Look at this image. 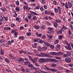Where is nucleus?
Masks as SVG:
<instances>
[{
    "label": "nucleus",
    "mask_w": 73,
    "mask_h": 73,
    "mask_svg": "<svg viewBox=\"0 0 73 73\" xmlns=\"http://www.w3.org/2000/svg\"><path fill=\"white\" fill-rule=\"evenodd\" d=\"M50 54L52 56H53V55H62V54H64V53L61 52L56 53L54 52H50Z\"/></svg>",
    "instance_id": "f257e3e1"
},
{
    "label": "nucleus",
    "mask_w": 73,
    "mask_h": 73,
    "mask_svg": "<svg viewBox=\"0 0 73 73\" xmlns=\"http://www.w3.org/2000/svg\"><path fill=\"white\" fill-rule=\"evenodd\" d=\"M28 66L29 68H30L31 69H34L35 70H36V68H35L34 67V66L33 65V64L30 63L29 62V63H28Z\"/></svg>",
    "instance_id": "f03ea898"
},
{
    "label": "nucleus",
    "mask_w": 73,
    "mask_h": 73,
    "mask_svg": "<svg viewBox=\"0 0 73 73\" xmlns=\"http://www.w3.org/2000/svg\"><path fill=\"white\" fill-rule=\"evenodd\" d=\"M28 56L29 58V60L30 61H33V62H34V63H35L36 62H37V58H34L33 60V59L32 58V57H31L29 55H28Z\"/></svg>",
    "instance_id": "7ed1b4c3"
},
{
    "label": "nucleus",
    "mask_w": 73,
    "mask_h": 73,
    "mask_svg": "<svg viewBox=\"0 0 73 73\" xmlns=\"http://www.w3.org/2000/svg\"><path fill=\"white\" fill-rule=\"evenodd\" d=\"M31 13L29 14V15L28 16V17L29 19H30V18L32 17V16H35V15H37V14H36V13L34 12L31 11Z\"/></svg>",
    "instance_id": "20e7f679"
},
{
    "label": "nucleus",
    "mask_w": 73,
    "mask_h": 73,
    "mask_svg": "<svg viewBox=\"0 0 73 73\" xmlns=\"http://www.w3.org/2000/svg\"><path fill=\"white\" fill-rule=\"evenodd\" d=\"M65 61L68 63H69L71 62V59L69 58H67L65 59Z\"/></svg>",
    "instance_id": "39448f33"
},
{
    "label": "nucleus",
    "mask_w": 73,
    "mask_h": 73,
    "mask_svg": "<svg viewBox=\"0 0 73 73\" xmlns=\"http://www.w3.org/2000/svg\"><path fill=\"white\" fill-rule=\"evenodd\" d=\"M45 59L44 58H42L41 59H39L38 61L41 63H44L45 62Z\"/></svg>",
    "instance_id": "423d86ee"
},
{
    "label": "nucleus",
    "mask_w": 73,
    "mask_h": 73,
    "mask_svg": "<svg viewBox=\"0 0 73 73\" xmlns=\"http://www.w3.org/2000/svg\"><path fill=\"white\" fill-rule=\"evenodd\" d=\"M4 30L6 31H7V30L10 31L11 30V28L10 27H5L4 28Z\"/></svg>",
    "instance_id": "0eeeda50"
},
{
    "label": "nucleus",
    "mask_w": 73,
    "mask_h": 73,
    "mask_svg": "<svg viewBox=\"0 0 73 73\" xmlns=\"http://www.w3.org/2000/svg\"><path fill=\"white\" fill-rule=\"evenodd\" d=\"M58 8L59 11V15H61V9L60 6H58Z\"/></svg>",
    "instance_id": "6e6552de"
},
{
    "label": "nucleus",
    "mask_w": 73,
    "mask_h": 73,
    "mask_svg": "<svg viewBox=\"0 0 73 73\" xmlns=\"http://www.w3.org/2000/svg\"><path fill=\"white\" fill-rule=\"evenodd\" d=\"M0 53L1 55H4V51L2 49H1Z\"/></svg>",
    "instance_id": "1a4fd4ad"
},
{
    "label": "nucleus",
    "mask_w": 73,
    "mask_h": 73,
    "mask_svg": "<svg viewBox=\"0 0 73 73\" xmlns=\"http://www.w3.org/2000/svg\"><path fill=\"white\" fill-rule=\"evenodd\" d=\"M18 61L19 62H24V59L23 58H20L18 59Z\"/></svg>",
    "instance_id": "9d476101"
},
{
    "label": "nucleus",
    "mask_w": 73,
    "mask_h": 73,
    "mask_svg": "<svg viewBox=\"0 0 73 73\" xmlns=\"http://www.w3.org/2000/svg\"><path fill=\"white\" fill-rule=\"evenodd\" d=\"M19 40H23L25 39V38L24 36H21L19 37Z\"/></svg>",
    "instance_id": "9b49d317"
},
{
    "label": "nucleus",
    "mask_w": 73,
    "mask_h": 73,
    "mask_svg": "<svg viewBox=\"0 0 73 73\" xmlns=\"http://www.w3.org/2000/svg\"><path fill=\"white\" fill-rule=\"evenodd\" d=\"M44 13L45 14L49 15L50 14V12L49 11H48V10H46L45 11Z\"/></svg>",
    "instance_id": "f8f14e48"
},
{
    "label": "nucleus",
    "mask_w": 73,
    "mask_h": 73,
    "mask_svg": "<svg viewBox=\"0 0 73 73\" xmlns=\"http://www.w3.org/2000/svg\"><path fill=\"white\" fill-rule=\"evenodd\" d=\"M9 58H11V59H13V60H14L15 59V57L13 56L11 54H10L9 55Z\"/></svg>",
    "instance_id": "ddd939ff"
},
{
    "label": "nucleus",
    "mask_w": 73,
    "mask_h": 73,
    "mask_svg": "<svg viewBox=\"0 0 73 73\" xmlns=\"http://www.w3.org/2000/svg\"><path fill=\"white\" fill-rule=\"evenodd\" d=\"M63 38L64 36H62V35H60L59 36L58 38L59 40H61V39H62V38Z\"/></svg>",
    "instance_id": "4468645a"
},
{
    "label": "nucleus",
    "mask_w": 73,
    "mask_h": 73,
    "mask_svg": "<svg viewBox=\"0 0 73 73\" xmlns=\"http://www.w3.org/2000/svg\"><path fill=\"white\" fill-rule=\"evenodd\" d=\"M55 22L56 23H60L61 22V20L59 19H56Z\"/></svg>",
    "instance_id": "2eb2a0df"
},
{
    "label": "nucleus",
    "mask_w": 73,
    "mask_h": 73,
    "mask_svg": "<svg viewBox=\"0 0 73 73\" xmlns=\"http://www.w3.org/2000/svg\"><path fill=\"white\" fill-rule=\"evenodd\" d=\"M4 41H5V40L4 39H2L0 40V42L1 44H3L4 43Z\"/></svg>",
    "instance_id": "dca6fc26"
},
{
    "label": "nucleus",
    "mask_w": 73,
    "mask_h": 73,
    "mask_svg": "<svg viewBox=\"0 0 73 73\" xmlns=\"http://www.w3.org/2000/svg\"><path fill=\"white\" fill-rule=\"evenodd\" d=\"M0 9L2 11H3L4 12H5L6 11V9L4 7H2L1 8H0Z\"/></svg>",
    "instance_id": "f3484780"
},
{
    "label": "nucleus",
    "mask_w": 73,
    "mask_h": 73,
    "mask_svg": "<svg viewBox=\"0 0 73 73\" xmlns=\"http://www.w3.org/2000/svg\"><path fill=\"white\" fill-rule=\"evenodd\" d=\"M4 17H0V21L1 22H2L4 21Z\"/></svg>",
    "instance_id": "a211bd4d"
},
{
    "label": "nucleus",
    "mask_w": 73,
    "mask_h": 73,
    "mask_svg": "<svg viewBox=\"0 0 73 73\" xmlns=\"http://www.w3.org/2000/svg\"><path fill=\"white\" fill-rule=\"evenodd\" d=\"M5 61L7 63H9V59L7 58H5Z\"/></svg>",
    "instance_id": "6ab92c4d"
},
{
    "label": "nucleus",
    "mask_w": 73,
    "mask_h": 73,
    "mask_svg": "<svg viewBox=\"0 0 73 73\" xmlns=\"http://www.w3.org/2000/svg\"><path fill=\"white\" fill-rule=\"evenodd\" d=\"M27 36H29L30 37L31 36V32H28L26 33Z\"/></svg>",
    "instance_id": "aec40b11"
},
{
    "label": "nucleus",
    "mask_w": 73,
    "mask_h": 73,
    "mask_svg": "<svg viewBox=\"0 0 73 73\" xmlns=\"http://www.w3.org/2000/svg\"><path fill=\"white\" fill-rule=\"evenodd\" d=\"M45 56V53H41V57H44Z\"/></svg>",
    "instance_id": "412c9836"
},
{
    "label": "nucleus",
    "mask_w": 73,
    "mask_h": 73,
    "mask_svg": "<svg viewBox=\"0 0 73 73\" xmlns=\"http://www.w3.org/2000/svg\"><path fill=\"white\" fill-rule=\"evenodd\" d=\"M44 43L45 45H46L48 46H50V44L49 43H48L47 42H44Z\"/></svg>",
    "instance_id": "4be33fe9"
},
{
    "label": "nucleus",
    "mask_w": 73,
    "mask_h": 73,
    "mask_svg": "<svg viewBox=\"0 0 73 73\" xmlns=\"http://www.w3.org/2000/svg\"><path fill=\"white\" fill-rule=\"evenodd\" d=\"M65 7L66 8H67V9H68L69 8V6H68V4L67 3H66L65 5Z\"/></svg>",
    "instance_id": "5701e85b"
},
{
    "label": "nucleus",
    "mask_w": 73,
    "mask_h": 73,
    "mask_svg": "<svg viewBox=\"0 0 73 73\" xmlns=\"http://www.w3.org/2000/svg\"><path fill=\"white\" fill-rule=\"evenodd\" d=\"M15 10L17 12H19L20 11V8H19V7H16L15 8Z\"/></svg>",
    "instance_id": "b1692460"
},
{
    "label": "nucleus",
    "mask_w": 73,
    "mask_h": 73,
    "mask_svg": "<svg viewBox=\"0 0 73 73\" xmlns=\"http://www.w3.org/2000/svg\"><path fill=\"white\" fill-rule=\"evenodd\" d=\"M50 71H52V72H56L57 70H56L55 69L50 68Z\"/></svg>",
    "instance_id": "393cba45"
},
{
    "label": "nucleus",
    "mask_w": 73,
    "mask_h": 73,
    "mask_svg": "<svg viewBox=\"0 0 73 73\" xmlns=\"http://www.w3.org/2000/svg\"><path fill=\"white\" fill-rule=\"evenodd\" d=\"M62 28H63L64 30H66L68 28L66 27V26H65L64 25H63L62 26Z\"/></svg>",
    "instance_id": "a878e982"
},
{
    "label": "nucleus",
    "mask_w": 73,
    "mask_h": 73,
    "mask_svg": "<svg viewBox=\"0 0 73 73\" xmlns=\"http://www.w3.org/2000/svg\"><path fill=\"white\" fill-rule=\"evenodd\" d=\"M14 37H17V35H18V33H17L15 32L14 33Z\"/></svg>",
    "instance_id": "bb28decb"
},
{
    "label": "nucleus",
    "mask_w": 73,
    "mask_h": 73,
    "mask_svg": "<svg viewBox=\"0 0 73 73\" xmlns=\"http://www.w3.org/2000/svg\"><path fill=\"white\" fill-rule=\"evenodd\" d=\"M42 49L43 50H46L47 49V47L45 46L43 47L42 48Z\"/></svg>",
    "instance_id": "cd10ccee"
},
{
    "label": "nucleus",
    "mask_w": 73,
    "mask_h": 73,
    "mask_svg": "<svg viewBox=\"0 0 73 73\" xmlns=\"http://www.w3.org/2000/svg\"><path fill=\"white\" fill-rule=\"evenodd\" d=\"M10 25L12 28H15V25L12 23Z\"/></svg>",
    "instance_id": "c85d7f7f"
},
{
    "label": "nucleus",
    "mask_w": 73,
    "mask_h": 73,
    "mask_svg": "<svg viewBox=\"0 0 73 73\" xmlns=\"http://www.w3.org/2000/svg\"><path fill=\"white\" fill-rule=\"evenodd\" d=\"M48 31H53L54 30V29L52 27H48Z\"/></svg>",
    "instance_id": "c756f323"
},
{
    "label": "nucleus",
    "mask_w": 73,
    "mask_h": 73,
    "mask_svg": "<svg viewBox=\"0 0 73 73\" xmlns=\"http://www.w3.org/2000/svg\"><path fill=\"white\" fill-rule=\"evenodd\" d=\"M16 21H19V22H20L21 21V19L18 17H16Z\"/></svg>",
    "instance_id": "7c9ffc66"
},
{
    "label": "nucleus",
    "mask_w": 73,
    "mask_h": 73,
    "mask_svg": "<svg viewBox=\"0 0 73 73\" xmlns=\"http://www.w3.org/2000/svg\"><path fill=\"white\" fill-rule=\"evenodd\" d=\"M55 58H56V59H57V60H60L62 59V58L60 57H55Z\"/></svg>",
    "instance_id": "2f4dec72"
},
{
    "label": "nucleus",
    "mask_w": 73,
    "mask_h": 73,
    "mask_svg": "<svg viewBox=\"0 0 73 73\" xmlns=\"http://www.w3.org/2000/svg\"><path fill=\"white\" fill-rule=\"evenodd\" d=\"M23 8L24 9H25L26 10H28V7L27 6H24L23 7Z\"/></svg>",
    "instance_id": "473e14b6"
},
{
    "label": "nucleus",
    "mask_w": 73,
    "mask_h": 73,
    "mask_svg": "<svg viewBox=\"0 0 73 73\" xmlns=\"http://www.w3.org/2000/svg\"><path fill=\"white\" fill-rule=\"evenodd\" d=\"M38 49L39 51H42V48L40 47H38Z\"/></svg>",
    "instance_id": "72a5a7b5"
},
{
    "label": "nucleus",
    "mask_w": 73,
    "mask_h": 73,
    "mask_svg": "<svg viewBox=\"0 0 73 73\" xmlns=\"http://www.w3.org/2000/svg\"><path fill=\"white\" fill-rule=\"evenodd\" d=\"M37 35L39 36L40 37H41V36L42 35V34H38V33H37Z\"/></svg>",
    "instance_id": "f704fd0d"
},
{
    "label": "nucleus",
    "mask_w": 73,
    "mask_h": 73,
    "mask_svg": "<svg viewBox=\"0 0 73 73\" xmlns=\"http://www.w3.org/2000/svg\"><path fill=\"white\" fill-rule=\"evenodd\" d=\"M51 66H54L55 67V66H57V64H54V63H52L51 64Z\"/></svg>",
    "instance_id": "c9c22d12"
},
{
    "label": "nucleus",
    "mask_w": 73,
    "mask_h": 73,
    "mask_svg": "<svg viewBox=\"0 0 73 73\" xmlns=\"http://www.w3.org/2000/svg\"><path fill=\"white\" fill-rule=\"evenodd\" d=\"M7 45H8L11 44V40L8 41L7 42Z\"/></svg>",
    "instance_id": "e433bc0d"
},
{
    "label": "nucleus",
    "mask_w": 73,
    "mask_h": 73,
    "mask_svg": "<svg viewBox=\"0 0 73 73\" xmlns=\"http://www.w3.org/2000/svg\"><path fill=\"white\" fill-rule=\"evenodd\" d=\"M37 45V43H35L34 45H32V46L33 48H36V46Z\"/></svg>",
    "instance_id": "4c0bfd02"
},
{
    "label": "nucleus",
    "mask_w": 73,
    "mask_h": 73,
    "mask_svg": "<svg viewBox=\"0 0 73 73\" xmlns=\"http://www.w3.org/2000/svg\"><path fill=\"white\" fill-rule=\"evenodd\" d=\"M68 4L69 6V8H70L71 7H72V3L70 2L68 3Z\"/></svg>",
    "instance_id": "58836bf2"
},
{
    "label": "nucleus",
    "mask_w": 73,
    "mask_h": 73,
    "mask_svg": "<svg viewBox=\"0 0 73 73\" xmlns=\"http://www.w3.org/2000/svg\"><path fill=\"white\" fill-rule=\"evenodd\" d=\"M54 25L55 27H57V26L58 25V24H57V23L56 22L54 23Z\"/></svg>",
    "instance_id": "ea45409f"
},
{
    "label": "nucleus",
    "mask_w": 73,
    "mask_h": 73,
    "mask_svg": "<svg viewBox=\"0 0 73 73\" xmlns=\"http://www.w3.org/2000/svg\"><path fill=\"white\" fill-rule=\"evenodd\" d=\"M54 11L55 12H56V13H57V12H58V9L56 8H55Z\"/></svg>",
    "instance_id": "a19ab883"
},
{
    "label": "nucleus",
    "mask_w": 73,
    "mask_h": 73,
    "mask_svg": "<svg viewBox=\"0 0 73 73\" xmlns=\"http://www.w3.org/2000/svg\"><path fill=\"white\" fill-rule=\"evenodd\" d=\"M66 53L69 56V55H70L71 54V53L70 51H67Z\"/></svg>",
    "instance_id": "79ce46f5"
},
{
    "label": "nucleus",
    "mask_w": 73,
    "mask_h": 73,
    "mask_svg": "<svg viewBox=\"0 0 73 73\" xmlns=\"http://www.w3.org/2000/svg\"><path fill=\"white\" fill-rule=\"evenodd\" d=\"M45 67L46 69H47V70H50V68H49V67H48L47 66H45Z\"/></svg>",
    "instance_id": "37998d69"
},
{
    "label": "nucleus",
    "mask_w": 73,
    "mask_h": 73,
    "mask_svg": "<svg viewBox=\"0 0 73 73\" xmlns=\"http://www.w3.org/2000/svg\"><path fill=\"white\" fill-rule=\"evenodd\" d=\"M59 42V40L57 39L55 41V44H57V43H58Z\"/></svg>",
    "instance_id": "c03bdc74"
},
{
    "label": "nucleus",
    "mask_w": 73,
    "mask_h": 73,
    "mask_svg": "<svg viewBox=\"0 0 73 73\" xmlns=\"http://www.w3.org/2000/svg\"><path fill=\"white\" fill-rule=\"evenodd\" d=\"M42 4H45L46 3V1L45 0H42Z\"/></svg>",
    "instance_id": "a18cd8bd"
},
{
    "label": "nucleus",
    "mask_w": 73,
    "mask_h": 73,
    "mask_svg": "<svg viewBox=\"0 0 73 73\" xmlns=\"http://www.w3.org/2000/svg\"><path fill=\"white\" fill-rule=\"evenodd\" d=\"M4 19L6 20V21H8V18L7 17H4Z\"/></svg>",
    "instance_id": "49530a36"
},
{
    "label": "nucleus",
    "mask_w": 73,
    "mask_h": 73,
    "mask_svg": "<svg viewBox=\"0 0 73 73\" xmlns=\"http://www.w3.org/2000/svg\"><path fill=\"white\" fill-rule=\"evenodd\" d=\"M63 56L64 57H68L69 56L68 55H67L66 54H64L63 55Z\"/></svg>",
    "instance_id": "de8ad7c7"
},
{
    "label": "nucleus",
    "mask_w": 73,
    "mask_h": 73,
    "mask_svg": "<svg viewBox=\"0 0 73 73\" xmlns=\"http://www.w3.org/2000/svg\"><path fill=\"white\" fill-rule=\"evenodd\" d=\"M45 56H46V57H50L49 55H48L47 54H45Z\"/></svg>",
    "instance_id": "09e8293b"
},
{
    "label": "nucleus",
    "mask_w": 73,
    "mask_h": 73,
    "mask_svg": "<svg viewBox=\"0 0 73 73\" xmlns=\"http://www.w3.org/2000/svg\"><path fill=\"white\" fill-rule=\"evenodd\" d=\"M6 70L7 72H11V70H10V69H6Z\"/></svg>",
    "instance_id": "8fccbe9b"
},
{
    "label": "nucleus",
    "mask_w": 73,
    "mask_h": 73,
    "mask_svg": "<svg viewBox=\"0 0 73 73\" xmlns=\"http://www.w3.org/2000/svg\"><path fill=\"white\" fill-rule=\"evenodd\" d=\"M50 47L51 48H52V49H54V46L51 45H50Z\"/></svg>",
    "instance_id": "3c124183"
},
{
    "label": "nucleus",
    "mask_w": 73,
    "mask_h": 73,
    "mask_svg": "<svg viewBox=\"0 0 73 73\" xmlns=\"http://www.w3.org/2000/svg\"><path fill=\"white\" fill-rule=\"evenodd\" d=\"M29 63V62L28 61H26L25 62H24V64H25V65H27V64H28Z\"/></svg>",
    "instance_id": "603ef678"
},
{
    "label": "nucleus",
    "mask_w": 73,
    "mask_h": 73,
    "mask_svg": "<svg viewBox=\"0 0 73 73\" xmlns=\"http://www.w3.org/2000/svg\"><path fill=\"white\" fill-rule=\"evenodd\" d=\"M16 4H17V6H19V1H17L16 2Z\"/></svg>",
    "instance_id": "864d4df0"
},
{
    "label": "nucleus",
    "mask_w": 73,
    "mask_h": 73,
    "mask_svg": "<svg viewBox=\"0 0 73 73\" xmlns=\"http://www.w3.org/2000/svg\"><path fill=\"white\" fill-rule=\"evenodd\" d=\"M68 32L69 35H70H70H71V34H72V32H71L70 30H68Z\"/></svg>",
    "instance_id": "5fc2aeb1"
},
{
    "label": "nucleus",
    "mask_w": 73,
    "mask_h": 73,
    "mask_svg": "<svg viewBox=\"0 0 73 73\" xmlns=\"http://www.w3.org/2000/svg\"><path fill=\"white\" fill-rule=\"evenodd\" d=\"M25 21L27 23H28L29 21H28V19L27 18H26L25 19Z\"/></svg>",
    "instance_id": "6e6d98bb"
},
{
    "label": "nucleus",
    "mask_w": 73,
    "mask_h": 73,
    "mask_svg": "<svg viewBox=\"0 0 73 73\" xmlns=\"http://www.w3.org/2000/svg\"><path fill=\"white\" fill-rule=\"evenodd\" d=\"M68 50H71L72 49V48H71V46H69L68 47Z\"/></svg>",
    "instance_id": "4d7b16f0"
},
{
    "label": "nucleus",
    "mask_w": 73,
    "mask_h": 73,
    "mask_svg": "<svg viewBox=\"0 0 73 73\" xmlns=\"http://www.w3.org/2000/svg\"><path fill=\"white\" fill-rule=\"evenodd\" d=\"M44 9H47V6H46V5H44Z\"/></svg>",
    "instance_id": "13d9d810"
},
{
    "label": "nucleus",
    "mask_w": 73,
    "mask_h": 73,
    "mask_svg": "<svg viewBox=\"0 0 73 73\" xmlns=\"http://www.w3.org/2000/svg\"><path fill=\"white\" fill-rule=\"evenodd\" d=\"M33 19L34 20H36V17L35 16L33 17Z\"/></svg>",
    "instance_id": "bf43d9fd"
},
{
    "label": "nucleus",
    "mask_w": 73,
    "mask_h": 73,
    "mask_svg": "<svg viewBox=\"0 0 73 73\" xmlns=\"http://www.w3.org/2000/svg\"><path fill=\"white\" fill-rule=\"evenodd\" d=\"M24 29V27H21L20 28V30H23V29Z\"/></svg>",
    "instance_id": "052dcab7"
},
{
    "label": "nucleus",
    "mask_w": 73,
    "mask_h": 73,
    "mask_svg": "<svg viewBox=\"0 0 73 73\" xmlns=\"http://www.w3.org/2000/svg\"><path fill=\"white\" fill-rule=\"evenodd\" d=\"M48 38H53V36L51 35H50L48 36Z\"/></svg>",
    "instance_id": "680f3d73"
},
{
    "label": "nucleus",
    "mask_w": 73,
    "mask_h": 73,
    "mask_svg": "<svg viewBox=\"0 0 73 73\" xmlns=\"http://www.w3.org/2000/svg\"><path fill=\"white\" fill-rule=\"evenodd\" d=\"M10 42L11 43H14V39H12L10 41Z\"/></svg>",
    "instance_id": "e2e57ef3"
},
{
    "label": "nucleus",
    "mask_w": 73,
    "mask_h": 73,
    "mask_svg": "<svg viewBox=\"0 0 73 73\" xmlns=\"http://www.w3.org/2000/svg\"><path fill=\"white\" fill-rule=\"evenodd\" d=\"M58 33H59V34H61V33H62V31L61 30H60V31H58Z\"/></svg>",
    "instance_id": "0e129e2a"
},
{
    "label": "nucleus",
    "mask_w": 73,
    "mask_h": 73,
    "mask_svg": "<svg viewBox=\"0 0 73 73\" xmlns=\"http://www.w3.org/2000/svg\"><path fill=\"white\" fill-rule=\"evenodd\" d=\"M58 68L60 69H61V70L63 69V68L61 66H59Z\"/></svg>",
    "instance_id": "69168bd1"
},
{
    "label": "nucleus",
    "mask_w": 73,
    "mask_h": 73,
    "mask_svg": "<svg viewBox=\"0 0 73 73\" xmlns=\"http://www.w3.org/2000/svg\"><path fill=\"white\" fill-rule=\"evenodd\" d=\"M53 4H54V5H56L57 4V2H56V1H53Z\"/></svg>",
    "instance_id": "338daca9"
},
{
    "label": "nucleus",
    "mask_w": 73,
    "mask_h": 73,
    "mask_svg": "<svg viewBox=\"0 0 73 73\" xmlns=\"http://www.w3.org/2000/svg\"><path fill=\"white\" fill-rule=\"evenodd\" d=\"M70 27L72 29V31H73V25H70Z\"/></svg>",
    "instance_id": "774afa93"
}]
</instances>
